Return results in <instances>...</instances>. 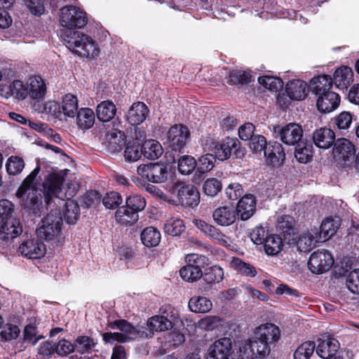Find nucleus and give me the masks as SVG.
<instances>
[{
  "label": "nucleus",
  "mask_w": 359,
  "mask_h": 359,
  "mask_svg": "<svg viewBox=\"0 0 359 359\" xmlns=\"http://www.w3.org/2000/svg\"><path fill=\"white\" fill-rule=\"evenodd\" d=\"M332 80L327 75L313 78L311 82V91L316 95V107L319 111L327 114L337 109L339 95L332 90Z\"/></svg>",
  "instance_id": "obj_1"
},
{
  "label": "nucleus",
  "mask_w": 359,
  "mask_h": 359,
  "mask_svg": "<svg viewBox=\"0 0 359 359\" xmlns=\"http://www.w3.org/2000/svg\"><path fill=\"white\" fill-rule=\"evenodd\" d=\"M39 171L40 167L37 166L23 180L15 192V196L20 200V205L29 210L35 211L39 210L42 204L36 182V177Z\"/></svg>",
  "instance_id": "obj_2"
},
{
  "label": "nucleus",
  "mask_w": 359,
  "mask_h": 359,
  "mask_svg": "<svg viewBox=\"0 0 359 359\" xmlns=\"http://www.w3.org/2000/svg\"><path fill=\"white\" fill-rule=\"evenodd\" d=\"M111 329H117L120 332H105L102 334L106 343L113 344L115 341L126 343L135 340L137 337H148L151 333L145 332L142 327L137 328L126 320H118L109 324Z\"/></svg>",
  "instance_id": "obj_3"
},
{
  "label": "nucleus",
  "mask_w": 359,
  "mask_h": 359,
  "mask_svg": "<svg viewBox=\"0 0 359 359\" xmlns=\"http://www.w3.org/2000/svg\"><path fill=\"white\" fill-rule=\"evenodd\" d=\"M62 226V219L58 210H52L44 217L36 233L38 237L46 241L55 240L60 235Z\"/></svg>",
  "instance_id": "obj_4"
},
{
  "label": "nucleus",
  "mask_w": 359,
  "mask_h": 359,
  "mask_svg": "<svg viewBox=\"0 0 359 359\" xmlns=\"http://www.w3.org/2000/svg\"><path fill=\"white\" fill-rule=\"evenodd\" d=\"M271 345L255 339H249L239 346L240 359H263L269 355Z\"/></svg>",
  "instance_id": "obj_5"
},
{
  "label": "nucleus",
  "mask_w": 359,
  "mask_h": 359,
  "mask_svg": "<svg viewBox=\"0 0 359 359\" xmlns=\"http://www.w3.org/2000/svg\"><path fill=\"white\" fill-rule=\"evenodd\" d=\"M63 177L57 174H50L45 180L43 183V194L45 201L47 204L50 203V198L53 196L64 201L70 199L75 194L74 190H69L63 192L62 183Z\"/></svg>",
  "instance_id": "obj_6"
},
{
  "label": "nucleus",
  "mask_w": 359,
  "mask_h": 359,
  "mask_svg": "<svg viewBox=\"0 0 359 359\" xmlns=\"http://www.w3.org/2000/svg\"><path fill=\"white\" fill-rule=\"evenodd\" d=\"M86 22V13L76 6H67L60 9V23L62 27L68 29L81 28Z\"/></svg>",
  "instance_id": "obj_7"
},
{
  "label": "nucleus",
  "mask_w": 359,
  "mask_h": 359,
  "mask_svg": "<svg viewBox=\"0 0 359 359\" xmlns=\"http://www.w3.org/2000/svg\"><path fill=\"white\" fill-rule=\"evenodd\" d=\"M355 152L354 145L346 138L337 139L334 144V158L344 168L352 167Z\"/></svg>",
  "instance_id": "obj_8"
},
{
  "label": "nucleus",
  "mask_w": 359,
  "mask_h": 359,
  "mask_svg": "<svg viewBox=\"0 0 359 359\" xmlns=\"http://www.w3.org/2000/svg\"><path fill=\"white\" fill-rule=\"evenodd\" d=\"M170 191L173 196H177L176 203L196 206L199 203V192L193 184H177L170 189Z\"/></svg>",
  "instance_id": "obj_9"
},
{
  "label": "nucleus",
  "mask_w": 359,
  "mask_h": 359,
  "mask_svg": "<svg viewBox=\"0 0 359 359\" xmlns=\"http://www.w3.org/2000/svg\"><path fill=\"white\" fill-rule=\"evenodd\" d=\"M333 264L334 259L327 251L317 250L311 255L308 266L313 273L320 274L327 271Z\"/></svg>",
  "instance_id": "obj_10"
},
{
  "label": "nucleus",
  "mask_w": 359,
  "mask_h": 359,
  "mask_svg": "<svg viewBox=\"0 0 359 359\" xmlns=\"http://www.w3.org/2000/svg\"><path fill=\"white\" fill-rule=\"evenodd\" d=\"M240 142L236 139L226 138L218 142L215 147V155L220 161L228 159L232 152L236 157L244 156V151L240 148Z\"/></svg>",
  "instance_id": "obj_11"
},
{
  "label": "nucleus",
  "mask_w": 359,
  "mask_h": 359,
  "mask_svg": "<svg viewBox=\"0 0 359 359\" xmlns=\"http://www.w3.org/2000/svg\"><path fill=\"white\" fill-rule=\"evenodd\" d=\"M273 131L278 134L280 140L287 145L298 144L303 135L301 126L293 123H288L283 127L274 126Z\"/></svg>",
  "instance_id": "obj_12"
},
{
  "label": "nucleus",
  "mask_w": 359,
  "mask_h": 359,
  "mask_svg": "<svg viewBox=\"0 0 359 359\" xmlns=\"http://www.w3.org/2000/svg\"><path fill=\"white\" fill-rule=\"evenodd\" d=\"M32 238L24 241L19 246V252L29 259H39L46 254V245L39 238Z\"/></svg>",
  "instance_id": "obj_13"
},
{
  "label": "nucleus",
  "mask_w": 359,
  "mask_h": 359,
  "mask_svg": "<svg viewBox=\"0 0 359 359\" xmlns=\"http://www.w3.org/2000/svg\"><path fill=\"white\" fill-rule=\"evenodd\" d=\"M28 96L32 105L43 100L47 93L45 81L39 76H31L27 79Z\"/></svg>",
  "instance_id": "obj_14"
},
{
  "label": "nucleus",
  "mask_w": 359,
  "mask_h": 359,
  "mask_svg": "<svg viewBox=\"0 0 359 359\" xmlns=\"http://www.w3.org/2000/svg\"><path fill=\"white\" fill-rule=\"evenodd\" d=\"M339 343L335 338L324 334L318 340L316 346V353L323 359H331L337 353L339 348Z\"/></svg>",
  "instance_id": "obj_15"
},
{
  "label": "nucleus",
  "mask_w": 359,
  "mask_h": 359,
  "mask_svg": "<svg viewBox=\"0 0 359 359\" xmlns=\"http://www.w3.org/2000/svg\"><path fill=\"white\" fill-rule=\"evenodd\" d=\"M0 95L6 98L13 96L18 100H24L28 97L27 82L15 79L10 83H1Z\"/></svg>",
  "instance_id": "obj_16"
},
{
  "label": "nucleus",
  "mask_w": 359,
  "mask_h": 359,
  "mask_svg": "<svg viewBox=\"0 0 359 359\" xmlns=\"http://www.w3.org/2000/svg\"><path fill=\"white\" fill-rule=\"evenodd\" d=\"M254 337L261 341L273 345L280 339V330L273 323L262 324L255 330Z\"/></svg>",
  "instance_id": "obj_17"
},
{
  "label": "nucleus",
  "mask_w": 359,
  "mask_h": 359,
  "mask_svg": "<svg viewBox=\"0 0 359 359\" xmlns=\"http://www.w3.org/2000/svg\"><path fill=\"white\" fill-rule=\"evenodd\" d=\"M62 40L65 42L66 46L74 53L80 56V49L84 48V44L88 36L78 31H65L61 34Z\"/></svg>",
  "instance_id": "obj_18"
},
{
  "label": "nucleus",
  "mask_w": 359,
  "mask_h": 359,
  "mask_svg": "<svg viewBox=\"0 0 359 359\" xmlns=\"http://www.w3.org/2000/svg\"><path fill=\"white\" fill-rule=\"evenodd\" d=\"M231 340L230 338L224 337L215 341L208 349L207 359H226L232 358Z\"/></svg>",
  "instance_id": "obj_19"
},
{
  "label": "nucleus",
  "mask_w": 359,
  "mask_h": 359,
  "mask_svg": "<svg viewBox=\"0 0 359 359\" xmlns=\"http://www.w3.org/2000/svg\"><path fill=\"white\" fill-rule=\"evenodd\" d=\"M22 232V227L18 219L0 217V237L2 240L15 238Z\"/></svg>",
  "instance_id": "obj_20"
},
{
  "label": "nucleus",
  "mask_w": 359,
  "mask_h": 359,
  "mask_svg": "<svg viewBox=\"0 0 359 359\" xmlns=\"http://www.w3.org/2000/svg\"><path fill=\"white\" fill-rule=\"evenodd\" d=\"M167 137L175 149H181L186 144L189 137V131L186 126L175 125L168 131Z\"/></svg>",
  "instance_id": "obj_21"
},
{
  "label": "nucleus",
  "mask_w": 359,
  "mask_h": 359,
  "mask_svg": "<svg viewBox=\"0 0 359 359\" xmlns=\"http://www.w3.org/2000/svg\"><path fill=\"white\" fill-rule=\"evenodd\" d=\"M264 156L266 163L275 167L283 164L285 158V154L280 143L273 142L269 143L264 150Z\"/></svg>",
  "instance_id": "obj_22"
},
{
  "label": "nucleus",
  "mask_w": 359,
  "mask_h": 359,
  "mask_svg": "<svg viewBox=\"0 0 359 359\" xmlns=\"http://www.w3.org/2000/svg\"><path fill=\"white\" fill-rule=\"evenodd\" d=\"M318 242H322L318 236V231L316 229H309L301 232L296 242V246L299 251L308 252Z\"/></svg>",
  "instance_id": "obj_23"
},
{
  "label": "nucleus",
  "mask_w": 359,
  "mask_h": 359,
  "mask_svg": "<svg viewBox=\"0 0 359 359\" xmlns=\"http://www.w3.org/2000/svg\"><path fill=\"white\" fill-rule=\"evenodd\" d=\"M256 210V199L252 194L245 195L238 203L236 207L237 215L241 220L250 219Z\"/></svg>",
  "instance_id": "obj_24"
},
{
  "label": "nucleus",
  "mask_w": 359,
  "mask_h": 359,
  "mask_svg": "<svg viewBox=\"0 0 359 359\" xmlns=\"http://www.w3.org/2000/svg\"><path fill=\"white\" fill-rule=\"evenodd\" d=\"M313 140L315 145L320 149H327L335 142V134L330 128H320L314 131Z\"/></svg>",
  "instance_id": "obj_25"
},
{
  "label": "nucleus",
  "mask_w": 359,
  "mask_h": 359,
  "mask_svg": "<svg viewBox=\"0 0 359 359\" xmlns=\"http://www.w3.org/2000/svg\"><path fill=\"white\" fill-rule=\"evenodd\" d=\"M148 113L149 109L144 103L135 102L128 111L127 120L131 125H139L146 119Z\"/></svg>",
  "instance_id": "obj_26"
},
{
  "label": "nucleus",
  "mask_w": 359,
  "mask_h": 359,
  "mask_svg": "<svg viewBox=\"0 0 359 359\" xmlns=\"http://www.w3.org/2000/svg\"><path fill=\"white\" fill-rule=\"evenodd\" d=\"M353 81V72L351 67L341 66L334 72L333 81L339 89H346Z\"/></svg>",
  "instance_id": "obj_27"
},
{
  "label": "nucleus",
  "mask_w": 359,
  "mask_h": 359,
  "mask_svg": "<svg viewBox=\"0 0 359 359\" xmlns=\"http://www.w3.org/2000/svg\"><path fill=\"white\" fill-rule=\"evenodd\" d=\"M194 223L207 236L217 241L223 245H228L226 237L212 225L201 219H195Z\"/></svg>",
  "instance_id": "obj_28"
},
{
  "label": "nucleus",
  "mask_w": 359,
  "mask_h": 359,
  "mask_svg": "<svg viewBox=\"0 0 359 359\" xmlns=\"http://www.w3.org/2000/svg\"><path fill=\"white\" fill-rule=\"evenodd\" d=\"M286 91L291 99L302 100L308 94L307 83L299 79L290 81L287 85Z\"/></svg>",
  "instance_id": "obj_29"
},
{
  "label": "nucleus",
  "mask_w": 359,
  "mask_h": 359,
  "mask_svg": "<svg viewBox=\"0 0 359 359\" xmlns=\"http://www.w3.org/2000/svg\"><path fill=\"white\" fill-rule=\"evenodd\" d=\"M215 222L220 226H229L236 219L233 208L231 206H222L215 210L212 214Z\"/></svg>",
  "instance_id": "obj_30"
},
{
  "label": "nucleus",
  "mask_w": 359,
  "mask_h": 359,
  "mask_svg": "<svg viewBox=\"0 0 359 359\" xmlns=\"http://www.w3.org/2000/svg\"><path fill=\"white\" fill-rule=\"evenodd\" d=\"M340 226V220L338 217H328L325 219L321 224L318 236L322 242L330 239L334 236Z\"/></svg>",
  "instance_id": "obj_31"
},
{
  "label": "nucleus",
  "mask_w": 359,
  "mask_h": 359,
  "mask_svg": "<svg viewBox=\"0 0 359 359\" xmlns=\"http://www.w3.org/2000/svg\"><path fill=\"white\" fill-rule=\"evenodd\" d=\"M116 114V107L111 100L101 102L96 107V115L99 121L108 122L112 120Z\"/></svg>",
  "instance_id": "obj_32"
},
{
  "label": "nucleus",
  "mask_w": 359,
  "mask_h": 359,
  "mask_svg": "<svg viewBox=\"0 0 359 359\" xmlns=\"http://www.w3.org/2000/svg\"><path fill=\"white\" fill-rule=\"evenodd\" d=\"M147 326L150 329L151 336L154 332H164L172 327V322L164 316L156 315L151 317L147 320Z\"/></svg>",
  "instance_id": "obj_33"
},
{
  "label": "nucleus",
  "mask_w": 359,
  "mask_h": 359,
  "mask_svg": "<svg viewBox=\"0 0 359 359\" xmlns=\"http://www.w3.org/2000/svg\"><path fill=\"white\" fill-rule=\"evenodd\" d=\"M264 250L267 255L275 256L278 255L283 248L282 238L276 234H269L266 237Z\"/></svg>",
  "instance_id": "obj_34"
},
{
  "label": "nucleus",
  "mask_w": 359,
  "mask_h": 359,
  "mask_svg": "<svg viewBox=\"0 0 359 359\" xmlns=\"http://www.w3.org/2000/svg\"><path fill=\"white\" fill-rule=\"evenodd\" d=\"M76 125L81 130L92 128L95 123V114L90 108H81L76 114Z\"/></svg>",
  "instance_id": "obj_35"
},
{
  "label": "nucleus",
  "mask_w": 359,
  "mask_h": 359,
  "mask_svg": "<svg viewBox=\"0 0 359 359\" xmlns=\"http://www.w3.org/2000/svg\"><path fill=\"white\" fill-rule=\"evenodd\" d=\"M61 111L65 117L74 118L79 111L77 97L72 94L65 95L62 98Z\"/></svg>",
  "instance_id": "obj_36"
},
{
  "label": "nucleus",
  "mask_w": 359,
  "mask_h": 359,
  "mask_svg": "<svg viewBox=\"0 0 359 359\" xmlns=\"http://www.w3.org/2000/svg\"><path fill=\"white\" fill-rule=\"evenodd\" d=\"M143 155L148 159L154 160L159 158L163 154V147L156 140H146L142 145Z\"/></svg>",
  "instance_id": "obj_37"
},
{
  "label": "nucleus",
  "mask_w": 359,
  "mask_h": 359,
  "mask_svg": "<svg viewBox=\"0 0 359 359\" xmlns=\"http://www.w3.org/2000/svg\"><path fill=\"white\" fill-rule=\"evenodd\" d=\"M33 108L39 113L46 114L53 118H58L62 114L59 103L53 100H48L43 105H41L40 102L35 103Z\"/></svg>",
  "instance_id": "obj_38"
},
{
  "label": "nucleus",
  "mask_w": 359,
  "mask_h": 359,
  "mask_svg": "<svg viewBox=\"0 0 359 359\" xmlns=\"http://www.w3.org/2000/svg\"><path fill=\"white\" fill-rule=\"evenodd\" d=\"M212 307L211 301L205 297L195 296L189 301V308L194 313H207Z\"/></svg>",
  "instance_id": "obj_39"
},
{
  "label": "nucleus",
  "mask_w": 359,
  "mask_h": 359,
  "mask_svg": "<svg viewBox=\"0 0 359 359\" xmlns=\"http://www.w3.org/2000/svg\"><path fill=\"white\" fill-rule=\"evenodd\" d=\"M313 146L307 142H300L295 148L294 156L296 159L302 163L309 162L313 157Z\"/></svg>",
  "instance_id": "obj_40"
},
{
  "label": "nucleus",
  "mask_w": 359,
  "mask_h": 359,
  "mask_svg": "<svg viewBox=\"0 0 359 359\" xmlns=\"http://www.w3.org/2000/svg\"><path fill=\"white\" fill-rule=\"evenodd\" d=\"M141 240L145 246L148 248L155 247L160 243L161 233L154 227H147L141 233Z\"/></svg>",
  "instance_id": "obj_41"
},
{
  "label": "nucleus",
  "mask_w": 359,
  "mask_h": 359,
  "mask_svg": "<svg viewBox=\"0 0 359 359\" xmlns=\"http://www.w3.org/2000/svg\"><path fill=\"white\" fill-rule=\"evenodd\" d=\"M143 154L141 144L137 140H133L127 143L124 151L126 161L133 162L139 160Z\"/></svg>",
  "instance_id": "obj_42"
},
{
  "label": "nucleus",
  "mask_w": 359,
  "mask_h": 359,
  "mask_svg": "<svg viewBox=\"0 0 359 359\" xmlns=\"http://www.w3.org/2000/svg\"><path fill=\"white\" fill-rule=\"evenodd\" d=\"M116 220L122 225H128L135 223L138 219V215L128 207H122L116 210Z\"/></svg>",
  "instance_id": "obj_43"
},
{
  "label": "nucleus",
  "mask_w": 359,
  "mask_h": 359,
  "mask_svg": "<svg viewBox=\"0 0 359 359\" xmlns=\"http://www.w3.org/2000/svg\"><path fill=\"white\" fill-rule=\"evenodd\" d=\"M182 278L189 283H193L203 276L201 269L198 266L185 265L180 270Z\"/></svg>",
  "instance_id": "obj_44"
},
{
  "label": "nucleus",
  "mask_w": 359,
  "mask_h": 359,
  "mask_svg": "<svg viewBox=\"0 0 359 359\" xmlns=\"http://www.w3.org/2000/svg\"><path fill=\"white\" fill-rule=\"evenodd\" d=\"M96 345L95 340L88 336H79L74 341L75 350L80 354L89 353Z\"/></svg>",
  "instance_id": "obj_45"
},
{
  "label": "nucleus",
  "mask_w": 359,
  "mask_h": 359,
  "mask_svg": "<svg viewBox=\"0 0 359 359\" xmlns=\"http://www.w3.org/2000/svg\"><path fill=\"white\" fill-rule=\"evenodd\" d=\"M165 233L172 236L180 235L185 229L184 222L179 218H170L164 224Z\"/></svg>",
  "instance_id": "obj_46"
},
{
  "label": "nucleus",
  "mask_w": 359,
  "mask_h": 359,
  "mask_svg": "<svg viewBox=\"0 0 359 359\" xmlns=\"http://www.w3.org/2000/svg\"><path fill=\"white\" fill-rule=\"evenodd\" d=\"M224 273L223 269L217 265L209 268L203 275V280L208 284H215L220 283L224 279Z\"/></svg>",
  "instance_id": "obj_47"
},
{
  "label": "nucleus",
  "mask_w": 359,
  "mask_h": 359,
  "mask_svg": "<svg viewBox=\"0 0 359 359\" xmlns=\"http://www.w3.org/2000/svg\"><path fill=\"white\" fill-rule=\"evenodd\" d=\"M251 77L249 72L236 69L229 73L227 82L230 85L247 84L251 81Z\"/></svg>",
  "instance_id": "obj_48"
},
{
  "label": "nucleus",
  "mask_w": 359,
  "mask_h": 359,
  "mask_svg": "<svg viewBox=\"0 0 359 359\" xmlns=\"http://www.w3.org/2000/svg\"><path fill=\"white\" fill-rule=\"evenodd\" d=\"M68 201L65 203V209L63 212L64 218L68 224H74L79 218V207L73 201Z\"/></svg>",
  "instance_id": "obj_49"
},
{
  "label": "nucleus",
  "mask_w": 359,
  "mask_h": 359,
  "mask_svg": "<svg viewBox=\"0 0 359 359\" xmlns=\"http://www.w3.org/2000/svg\"><path fill=\"white\" fill-rule=\"evenodd\" d=\"M316 349L314 342L307 341L297 347L294 353V359H309Z\"/></svg>",
  "instance_id": "obj_50"
},
{
  "label": "nucleus",
  "mask_w": 359,
  "mask_h": 359,
  "mask_svg": "<svg viewBox=\"0 0 359 359\" xmlns=\"http://www.w3.org/2000/svg\"><path fill=\"white\" fill-rule=\"evenodd\" d=\"M196 165L197 162L191 156L184 155L178 160V170L182 174H190L195 170Z\"/></svg>",
  "instance_id": "obj_51"
},
{
  "label": "nucleus",
  "mask_w": 359,
  "mask_h": 359,
  "mask_svg": "<svg viewBox=\"0 0 359 359\" xmlns=\"http://www.w3.org/2000/svg\"><path fill=\"white\" fill-rule=\"evenodd\" d=\"M268 144L265 137L261 135H256L251 138L249 147L254 154H264Z\"/></svg>",
  "instance_id": "obj_52"
},
{
  "label": "nucleus",
  "mask_w": 359,
  "mask_h": 359,
  "mask_svg": "<svg viewBox=\"0 0 359 359\" xmlns=\"http://www.w3.org/2000/svg\"><path fill=\"white\" fill-rule=\"evenodd\" d=\"M84 44V48H81L80 56L88 58H95L100 54V48L97 44L89 36Z\"/></svg>",
  "instance_id": "obj_53"
},
{
  "label": "nucleus",
  "mask_w": 359,
  "mask_h": 359,
  "mask_svg": "<svg viewBox=\"0 0 359 359\" xmlns=\"http://www.w3.org/2000/svg\"><path fill=\"white\" fill-rule=\"evenodd\" d=\"M222 188V183L216 178L207 179L203 186V190L205 194L210 196H216Z\"/></svg>",
  "instance_id": "obj_54"
},
{
  "label": "nucleus",
  "mask_w": 359,
  "mask_h": 359,
  "mask_svg": "<svg viewBox=\"0 0 359 359\" xmlns=\"http://www.w3.org/2000/svg\"><path fill=\"white\" fill-rule=\"evenodd\" d=\"M167 176V170L163 164L152 163V170L151 182L154 183H161L165 181Z\"/></svg>",
  "instance_id": "obj_55"
},
{
  "label": "nucleus",
  "mask_w": 359,
  "mask_h": 359,
  "mask_svg": "<svg viewBox=\"0 0 359 359\" xmlns=\"http://www.w3.org/2000/svg\"><path fill=\"white\" fill-rule=\"evenodd\" d=\"M25 167L22 158L18 156H11L6 163V170L10 175H15L22 172Z\"/></svg>",
  "instance_id": "obj_56"
},
{
  "label": "nucleus",
  "mask_w": 359,
  "mask_h": 359,
  "mask_svg": "<svg viewBox=\"0 0 359 359\" xmlns=\"http://www.w3.org/2000/svg\"><path fill=\"white\" fill-rule=\"evenodd\" d=\"M221 324L220 318L215 316H206L196 323V327L202 330H212Z\"/></svg>",
  "instance_id": "obj_57"
},
{
  "label": "nucleus",
  "mask_w": 359,
  "mask_h": 359,
  "mask_svg": "<svg viewBox=\"0 0 359 359\" xmlns=\"http://www.w3.org/2000/svg\"><path fill=\"white\" fill-rule=\"evenodd\" d=\"M19 327L13 324H6L0 332V337L2 340L9 341L15 339L20 334Z\"/></svg>",
  "instance_id": "obj_58"
},
{
  "label": "nucleus",
  "mask_w": 359,
  "mask_h": 359,
  "mask_svg": "<svg viewBox=\"0 0 359 359\" xmlns=\"http://www.w3.org/2000/svg\"><path fill=\"white\" fill-rule=\"evenodd\" d=\"M258 81L261 85L271 91H277L282 86V81L280 79L270 76L259 77Z\"/></svg>",
  "instance_id": "obj_59"
},
{
  "label": "nucleus",
  "mask_w": 359,
  "mask_h": 359,
  "mask_svg": "<svg viewBox=\"0 0 359 359\" xmlns=\"http://www.w3.org/2000/svg\"><path fill=\"white\" fill-rule=\"evenodd\" d=\"M122 203L121 196L114 191L107 193L102 198V203L107 209H114Z\"/></svg>",
  "instance_id": "obj_60"
},
{
  "label": "nucleus",
  "mask_w": 359,
  "mask_h": 359,
  "mask_svg": "<svg viewBox=\"0 0 359 359\" xmlns=\"http://www.w3.org/2000/svg\"><path fill=\"white\" fill-rule=\"evenodd\" d=\"M215 156L207 154L198 158V170L204 173L211 170L215 165Z\"/></svg>",
  "instance_id": "obj_61"
},
{
  "label": "nucleus",
  "mask_w": 359,
  "mask_h": 359,
  "mask_svg": "<svg viewBox=\"0 0 359 359\" xmlns=\"http://www.w3.org/2000/svg\"><path fill=\"white\" fill-rule=\"evenodd\" d=\"M75 351L74 343L70 341L62 339L55 345V353L60 356H66L72 353Z\"/></svg>",
  "instance_id": "obj_62"
},
{
  "label": "nucleus",
  "mask_w": 359,
  "mask_h": 359,
  "mask_svg": "<svg viewBox=\"0 0 359 359\" xmlns=\"http://www.w3.org/2000/svg\"><path fill=\"white\" fill-rule=\"evenodd\" d=\"M146 205L145 199L139 195L129 196L126 199V206L137 213L144 209Z\"/></svg>",
  "instance_id": "obj_63"
},
{
  "label": "nucleus",
  "mask_w": 359,
  "mask_h": 359,
  "mask_svg": "<svg viewBox=\"0 0 359 359\" xmlns=\"http://www.w3.org/2000/svg\"><path fill=\"white\" fill-rule=\"evenodd\" d=\"M346 285L351 292L359 294V269L349 273L346 278Z\"/></svg>",
  "instance_id": "obj_64"
}]
</instances>
